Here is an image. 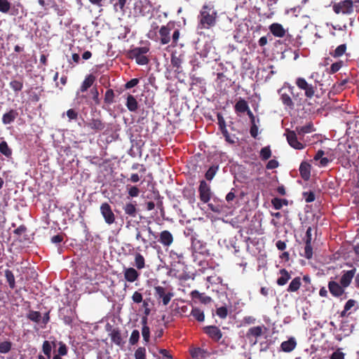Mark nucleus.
<instances>
[{
	"label": "nucleus",
	"instance_id": "obj_51",
	"mask_svg": "<svg viewBox=\"0 0 359 359\" xmlns=\"http://www.w3.org/2000/svg\"><path fill=\"white\" fill-rule=\"evenodd\" d=\"M216 314L222 319H224L226 318L228 315V310L226 306H221L219 308H217L216 310Z\"/></svg>",
	"mask_w": 359,
	"mask_h": 359
},
{
	"label": "nucleus",
	"instance_id": "obj_46",
	"mask_svg": "<svg viewBox=\"0 0 359 359\" xmlns=\"http://www.w3.org/2000/svg\"><path fill=\"white\" fill-rule=\"evenodd\" d=\"M140 339V332L137 330H133L129 339V344L132 346L135 345Z\"/></svg>",
	"mask_w": 359,
	"mask_h": 359
},
{
	"label": "nucleus",
	"instance_id": "obj_13",
	"mask_svg": "<svg viewBox=\"0 0 359 359\" xmlns=\"http://www.w3.org/2000/svg\"><path fill=\"white\" fill-rule=\"evenodd\" d=\"M263 334V326H255L250 327L247 333L246 337L249 339L250 342L253 345L257 343V339L261 337Z\"/></svg>",
	"mask_w": 359,
	"mask_h": 359
},
{
	"label": "nucleus",
	"instance_id": "obj_8",
	"mask_svg": "<svg viewBox=\"0 0 359 359\" xmlns=\"http://www.w3.org/2000/svg\"><path fill=\"white\" fill-rule=\"evenodd\" d=\"M295 83L299 89L304 90L306 97L311 98L314 95L316 87L309 83L305 79L299 77L296 79Z\"/></svg>",
	"mask_w": 359,
	"mask_h": 359
},
{
	"label": "nucleus",
	"instance_id": "obj_20",
	"mask_svg": "<svg viewBox=\"0 0 359 359\" xmlns=\"http://www.w3.org/2000/svg\"><path fill=\"white\" fill-rule=\"evenodd\" d=\"M278 93L280 94V100L285 108L288 109H293L294 108V103L293 102L291 96L286 93H282L281 89L278 90Z\"/></svg>",
	"mask_w": 359,
	"mask_h": 359
},
{
	"label": "nucleus",
	"instance_id": "obj_53",
	"mask_svg": "<svg viewBox=\"0 0 359 359\" xmlns=\"http://www.w3.org/2000/svg\"><path fill=\"white\" fill-rule=\"evenodd\" d=\"M90 93L93 95V100L95 105H99L100 104V100L99 98V92L97 88L94 87L90 90Z\"/></svg>",
	"mask_w": 359,
	"mask_h": 359
},
{
	"label": "nucleus",
	"instance_id": "obj_2",
	"mask_svg": "<svg viewBox=\"0 0 359 359\" xmlns=\"http://www.w3.org/2000/svg\"><path fill=\"white\" fill-rule=\"evenodd\" d=\"M217 13L214 8L209 6H203L198 16L199 27L201 29H209L216 25Z\"/></svg>",
	"mask_w": 359,
	"mask_h": 359
},
{
	"label": "nucleus",
	"instance_id": "obj_31",
	"mask_svg": "<svg viewBox=\"0 0 359 359\" xmlns=\"http://www.w3.org/2000/svg\"><path fill=\"white\" fill-rule=\"evenodd\" d=\"M95 81V76H93V74L88 75L81 84V91L82 93L86 92L93 84Z\"/></svg>",
	"mask_w": 359,
	"mask_h": 359
},
{
	"label": "nucleus",
	"instance_id": "obj_25",
	"mask_svg": "<svg viewBox=\"0 0 359 359\" xmlns=\"http://www.w3.org/2000/svg\"><path fill=\"white\" fill-rule=\"evenodd\" d=\"M126 105L128 109L131 112H135L137 110L139 104L136 98L130 94H128L126 97Z\"/></svg>",
	"mask_w": 359,
	"mask_h": 359
},
{
	"label": "nucleus",
	"instance_id": "obj_4",
	"mask_svg": "<svg viewBox=\"0 0 359 359\" xmlns=\"http://www.w3.org/2000/svg\"><path fill=\"white\" fill-rule=\"evenodd\" d=\"M154 296L157 300H161L164 306H167L174 296L172 289L160 285L154 287Z\"/></svg>",
	"mask_w": 359,
	"mask_h": 359
},
{
	"label": "nucleus",
	"instance_id": "obj_26",
	"mask_svg": "<svg viewBox=\"0 0 359 359\" xmlns=\"http://www.w3.org/2000/svg\"><path fill=\"white\" fill-rule=\"evenodd\" d=\"M279 274L280 276L278 278L276 283L279 286H283L291 278V275L285 269H281L279 271Z\"/></svg>",
	"mask_w": 359,
	"mask_h": 359
},
{
	"label": "nucleus",
	"instance_id": "obj_36",
	"mask_svg": "<svg viewBox=\"0 0 359 359\" xmlns=\"http://www.w3.org/2000/svg\"><path fill=\"white\" fill-rule=\"evenodd\" d=\"M135 266L137 269H142L145 267L144 257L139 252L135 255Z\"/></svg>",
	"mask_w": 359,
	"mask_h": 359
},
{
	"label": "nucleus",
	"instance_id": "obj_40",
	"mask_svg": "<svg viewBox=\"0 0 359 359\" xmlns=\"http://www.w3.org/2000/svg\"><path fill=\"white\" fill-rule=\"evenodd\" d=\"M218 168H219L218 165L210 166L205 174V179L208 181H211L214 178L215 175H216V173L218 170Z\"/></svg>",
	"mask_w": 359,
	"mask_h": 359
},
{
	"label": "nucleus",
	"instance_id": "obj_38",
	"mask_svg": "<svg viewBox=\"0 0 359 359\" xmlns=\"http://www.w3.org/2000/svg\"><path fill=\"white\" fill-rule=\"evenodd\" d=\"M191 315L198 322H203L205 320V315L202 310L198 308H193Z\"/></svg>",
	"mask_w": 359,
	"mask_h": 359
},
{
	"label": "nucleus",
	"instance_id": "obj_24",
	"mask_svg": "<svg viewBox=\"0 0 359 359\" xmlns=\"http://www.w3.org/2000/svg\"><path fill=\"white\" fill-rule=\"evenodd\" d=\"M299 172L304 180H309L311 176V165L306 161L302 162L299 166Z\"/></svg>",
	"mask_w": 359,
	"mask_h": 359
},
{
	"label": "nucleus",
	"instance_id": "obj_29",
	"mask_svg": "<svg viewBox=\"0 0 359 359\" xmlns=\"http://www.w3.org/2000/svg\"><path fill=\"white\" fill-rule=\"evenodd\" d=\"M142 335L143 337L144 341L146 343H148L150 339V329L147 326V317H143L142 319Z\"/></svg>",
	"mask_w": 359,
	"mask_h": 359
},
{
	"label": "nucleus",
	"instance_id": "obj_27",
	"mask_svg": "<svg viewBox=\"0 0 359 359\" xmlns=\"http://www.w3.org/2000/svg\"><path fill=\"white\" fill-rule=\"evenodd\" d=\"M18 116V113L15 109H11L7 113H5L2 116V122L4 124H10L15 121Z\"/></svg>",
	"mask_w": 359,
	"mask_h": 359
},
{
	"label": "nucleus",
	"instance_id": "obj_21",
	"mask_svg": "<svg viewBox=\"0 0 359 359\" xmlns=\"http://www.w3.org/2000/svg\"><path fill=\"white\" fill-rule=\"evenodd\" d=\"M314 130L315 129L313 128V125L312 123L310 122L305 126L296 127L294 131L297 132V133L299 136L300 140H302L305 134L310 133Z\"/></svg>",
	"mask_w": 359,
	"mask_h": 359
},
{
	"label": "nucleus",
	"instance_id": "obj_17",
	"mask_svg": "<svg viewBox=\"0 0 359 359\" xmlns=\"http://www.w3.org/2000/svg\"><path fill=\"white\" fill-rule=\"evenodd\" d=\"M123 210L126 215L131 217H135L137 214L136 201H130L126 202L123 206Z\"/></svg>",
	"mask_w": 359,
	"mask_h": 359
},
{
	"label": "nucleus",
	"instance_id": "obj_59",
	"mask_svg": "<svg viewBox=\"0 0 359 359\" xmlns=\"http://www.w3.org/2000/svg\"><path fill=\"white\" fill-rule=\"evenodd\" d=\"M27 231V228L25 225H20L17 229L14 230V233L18 236L20 237L24 235Z\"/></svg>",
	"mask_w": 359,
	"mask_h": 359
},
{
	"label": "nucleus",
	"instance_id": "obj_1",
	"mask_svg": "<svg viewBox=\"0 0 359 359\" xmlns=\"http://www.w3.org/2000/svg\"><path fill=\"white\" fill-rule=\"evenodd\" d=\"M356 271L355 267L351 270L342 271L339 282L331 278L328 282L327 287L332 297L339 298L346 294V288L351 284ZM345 298H346V295H345Z\"/></svg>",
	"mask_w": 359,
	"mask_h": 359
},
{
	"label": "nucleus",
	"instance_id": "obj_37",
	"mask_svg": "<svg viewBox=\"0 0 359 359\" xmlns=\"http://www.w3.org/2000/svg\"><path fill=\"white\" fill-rule=\"evenodd\" d=\"M5 277L6 278V281L8 283V285L11 289H14L15 287V276L13 273V272L9 270L6 269L5 270Z\"/></svg>",
	"mask_w": 359,
	"mask_h": 359
},
{
	"label": "nucleus",
	"instance_id": "obj_23",
	"mask_svg": "<svg viewBox=\"0 0 359 359\" xmlns=\"http://www.w3.org/2000/svg\"><path fill=\"white\" fill-rule=\"evenodd\" d=\"M234 109L237 114H242L248 112L250 109L248 102L243 98H240V100L236 103Z\"/></svg>",
	"mask_w": 359,
	"mask_h": 359
},
{
	"label": "nucleus",
	"instance_id": "obj_61",
	"mask_svg": "<svg viewBox=\"0 0 359 359\" xmlns=\"http://www.w3.org/2000/svg\"><path fill=\"white\" fill-rule=\"evenodd\" d=\"M170 257L173 259H178L179 260H180L183 259V253L179 250H172L170 251Z\"/></svg>",
	"mask_w": 359,
	"mask_h": 359
},
{
	"label": "nucleus",
	"instance_id": "obj_44",
	"mask_svg": "<svg viewBox=\"0 0 359 359\" xmlns=\"http://www.w3.org/2000/svg\"><path fill=\"white\" fill-rule=\"evenodd\" d=\"M145 347H138L135 351L134 356L135 359H147Z\"/></svg>",
	"mask_w": 359,
	"mask_h": 359
},
{
	"label": "nucleus",
	"instance_id": "obj_18",
	"mask_svg": "<svg viewBox=\"0 0 359 359\" xmlns=\"http://www.w3.org/2000/svg\"><path fill=\"white\" fill-rule=\"evenodd\" d=\"M123 275L126 280L130 283L135 282L140 276L138 271L133 267L124 268Z\"/></svg>",
	"mask_w": 359,
	"mask_h": 359
},
{
	"label": "nucleus",
	"instance_id": "obj_56",
	"mask_svg": "<svg viewBox=\"0 0 359 359\" xmlns=\"http://www.w3.org/2000/svg\"><path fill=\"white\" fill-rule=\"evenodd\" d=\"M217 118L219 130H221L222 129L226 128V122L223 116L220 113H218Z\"/></svg>",
	"mask_w": 359,
	"mask_h": 359
},
{
	"label": "nucleus",
	"instance_id": "obj_34",
	"mask_svg": "<svg viewBox=\"0 0 359 359\" xmlns=\"http://www.w3.org/2000/svg\"><path fill=\"white\" fill-rule=\"evenodd\" d=\"M271 204L276 210H280L283 205H288V201L285 198H273Z\"/></svg>",
	"mask_w": 359,
	"mask_h": 359
},
{
	"label": "nucleus",
	"instance_id": "obj_32",
	"mask_svg": "<svg viewBox=\"0 0 359 359\" xmlns=\"http://www.w3.org/2000/svg\"><path fill=\"white\" fill-rule=\"evenodd\" d=\"M110 3L113 4L114 11L115 12H124L126 0H110Z\"/></svg>",
	"mask_w": 359,
	"mask_h": 359
},
{
	"label": "nucleus",
	"instance_id": "obj_39",
	"mask_svg": "<svg viewBox=\"0 0 359 359\" xmlns=\"http://www.w3.org/2000/svg\"><path fill=\"white\" fill-rule=\"evenodd\" d=\"M0 152L4 155L6 157H11L12 155V150L8 147L7 142L6 141H2L0 143Z\"/></svg>",
	"mask_w": 359,
	"mask_h": 359
},
{
	"label": "nucleus",
	"instance_id": "obj_50",
	"mask_svg": "<svg viewBox=\"0 0 359 359\" xmlns=\"http://www.w3.org/2000/svg\"><path fill=\"white\" fill-rule=\"evenodd\" d=\"M11 8V3L8 0H0V11L6 13Z\"/></svg>",
	"mask_w": 359,
	"mask_h": 359
},
{
	"label": "nucleus",
	"instance_id": "obj_28",
	"mask_svg": "<svg viewBox=\"0 0 359 359\" xmlns=\"http://www.w3.org/2000/svg\"><path fill=\"white\" fill-rule=\"evenodd\" d=\"M297 342L294 338H290L288 340L282 342L280 348L284 352H290L296 347Z\"/></svg>",
	"mask_w": 359,
	"mask_h": 359
},
{
	"label": "nucleus",
	"instance_id": "obj_6",
	"mask_svg": "<svg viewBox=\"0 0 359 359\" xmlns=\"http://www.w3.org/2000/svg\"><path fill=\"white\" fill-rule=\"evenodd\" d=\"M84 126L90 130L93 133H97L105 129L106 124L100 117H93L84 122Z\"/></svg>",
	"mask_w": 359,
	"mask_h": 359
},
{
	"label": "nucleus",
	"instance_id": "obj_12",
	"mask_svg": "<svg viewBox=\"0 0 359 359\" xmlns=\"http://www.w3.org/2000/svg\"><path fill=\"white\" fill-rule=\"evenodd\" d=\"M203 330L210 338L217 342L219 341L223 336L219 328L215 325L205 326Z\"/></svg>",
	"mask_w": 359,
	"mask_h": 359
},
{
	"label": "nucleus",
	"instance_id": "obj_57",
	"mask_svg": "<svg viewBox=\"0 0 359 359\" xmlns=\"http://www.w3.org/2000/svg\"><path fill=\"white\" fill-rule=\"evenodd\" d=\"M139 82H140L139 79H137V78L132 79L131 80H130L125 84V88L126 89L132 88L136 86L139 83Z\"/></svg>",
	"mask_w": 359,
	"mask_h": 359
},
{
	"label": "nucleus",
	"instance_id": "obj_16",
	"mask_svg": "<svg viewBox=\"0 0 359 359\" xmlns=\"http://www.w3.org/2000/svg\"><path fill=\"white\" fill-rule=\"evenodd\" d=\"M173 241L174 237L169 231L163 230L160 233L158 242L161 243L164 247L170 246Z\"/></svg>",
	"mask_w": 359,
	"mask_h": 359
},
{
	"label": "nucleus",
	"instance_id": "obj_10",
	"mask_svg": "<svg viewBox=\"0 0 359 359\" xmlns=\"http://www.w3.org/2000/svg\"><path fill=\"white\" fill-rule=\"evenodd\" d=\"M191 248L194 253L205 256L210 255L206 243L195 237H191Z\"/></svg>",
	"mask_w": 359,
	"mask_h": 359
},
{
	"label": "nucleus",
	"instance_id": "obj_43",
	"mask_svg": "<svg viewBox=\"0 0 359 359\" xmlns=\"http://www.w3.org/2000/svg\"><path fill=\"white\" fill-rule=\"evenodd\" d=\"M27 318L34 323H39L41 319V315L39 311H30L27 316Z\"/></svg>",
	"mask_w": 359,
	"mask_h": 359
},
{
	"label": "nucleus",
	"instance_id": "obj_60",
	"mask_svg": "<svg viewBox=\"0 0 359 359\" xmlns=\"http://www.w3.org/2000/svg\"><path fill=\"white\" fill-rule=\"evenodd\" d=\"M132 299L135 303H141L143 300L142 294L140 292L135 291L132 296Z\"/></svg>",
	"mask_w": 359,
	"mask_h": 359
},
{
	"label": "nucleus",
	"instance_id": "obj_7",
	"mask_svg": "<svg viewBox=\"0 0 359 359\" xmlns=\"http://www.w3.org/2000/svg\"><path fill=\"white\" fill-rule=\"evenodd\" d=\"M298 134L294 130L286 129L285 136L290 146L295 149L301 150L305 147V144L297 138Z\"/></svg>",
	"mask_w": 359,
	"mask_h": 359
},
{
	"label": "nucleus",
	"instance_id": "obj_55",
	"mask_svg": "<svg viewBox=\"0 0 359 359\" xmlns=\"http://www.w3.org/2000/svg\"><path fill=\"white\" fill-rule=\"evenodd\" d=\"M182 60L178 57L172 55L171 57V65L173 67H175L177 71L181 67Z\"/></svg>",
	"mask_w": 359,
	"mask_h": 359
},
{
	"label": "nucleus",
	"instance_id": "obj_9",
	"mask_svg": "<svg viewBox=\"0 0 359 359\" xmlns=\"http://www.w3.org/2000/svg\"><path fill=\"white\" fill-rule=\"evenodd\" d=\"M100 213L102 215L104 222L109 224L111 225L115 222L116 217L114 213L112 211V209L110 206V205L107 203H102L100 205Z\"/></svg>",
	"mask_w": 359,
	"mask_h": 359
},
{
	"label": "nucleus",
	"instance_id": "obj_41",
	"mask_svg": "<svg viewBox=\"0 0 359 359\" xmlns=\"http://www.w3.org/2000/svg\"><path fill=\"white\" fill-rule=\"evenodd\" d=\"M114 92L112 89H108L104 94V102L107 104H111L114 102Z\"/></svg>",
	"mask_w": 359,
	"mask_h": 359
},
{
	"label": "nucleus",
	"instance_id": "obj_35",
	"mask_svg": "<svg viewBox=\"0 0 359 359\" xmlns=\"http://www.w3.org/2000/svg\"><path fill=\"white\" fill-rule=\"evenodd\" d=\"M346 48L347 47L345 43L341 44L337 46L334 50L330 52V55L335 58L339 57L346 53Z\"/></svg>",
	"mask_w": 359,
	"mask_h": 359
},
{
	"label": "nucleus",
	"instance_id": "obj_62",
	"mask_svg": "<svg viewBox=\"0 0 359 359\" xmlns=\"http://www.w3.org/2000/svg\"><path fill=\"white\" fill-rule=\"evenodd\" d=\"M330 359H344V353L340 351H336L332 353Z\"/></svg>",
	"mask_w": 359,
	"mask_h": 359
},
{
	"label": "nucleus",
	"instance_id": "obj_33",
	"mask_svg": "<svg viewBox=\"0 0 359 359\" xmlns=\"http://www.w3.org/2000/svg\"><path fill=\"white\" fill-rule=\"evenodd\" d=\"M9 86L15 93H18L23 88L22 78L20 77V79H18V80H12L9 83Z\"/></svg>",
	"mask_w": 359,
	"mask_h": 359
},
{
	"label": "nucleus",
	"instance_id": "obj_47",
	"mask_svg": "<svg viewBox=\"0 0 359 359\" xmlns=\"http://www.w3.org/2000/svg\"><path fill=\"white\" fill-rule=\"evenodd\" d=\"M52 346L48 341H44L42 345V351L43 353L50 358L51 356Z\"/></svg>",
	"mask_w": 359,
	"mask_h": 359
},
{
	"label": "nucleus",
	"instance_id": "obj_5",
	"mask_svg": "<svg viewBox=\"0 0 359 359\" xmlns=\"http://www.w3.org/2000/svg\"><path fill=\"white\" fill-rule=\"evenodd\" d=\"M354 2L352 0H343L334 4L332 8L336 14L350 15L354 11Z\"/></svg>",
	"mask_w": 359,
	"mask_h": 359
},
{
	"label": "nucleus",
	"instance_id": "obj_3",
	"mask_svg": "<svg viewBox=\"0 0 359 359\" xmlns=\"http://www.w3.org/2000/svg\"><path fill=\"white\" fill-rule=\"evenodd\" d=\"M149 51L147 46L136 47L128 50L127 55L130 59H135L136 62L140 65H147L149 62L146 54Z\"/></svg>",
	"mask_w": 359,
	"mask_h": 359
},
{
	"label": "nucleus",
	"instance_id": "obj_19",
	"mask_svg": "<svg viewBox=\"0 0 359 359\" xmlns=\"http://www.w3.org/2000/svg\"><path fill=\"white\" fill-rule=\"evenodd\" d=\"M111 340L116 345L122 346L125 341L123 340L121 331L118 328L112 329L109 333Z\"/></svg>",
	"mask_w": 359,
	"mask_h": 359
},
{
	"label": "nucleus",
	"instance_id": "obj_63",
	"mask_svg": "<svg viewBox=\"0 0 359 359\" xmlns=\"http://www.w3.org/2000/svg\"><path fill=\"white\" fill-rule=\"evenodd\" d=\"M356 304L357 302L355 299H350L346 302L344 308L349 311Z\"/></svg>",
	"mask_w": 359,
	"mask_h": 359
},
{
	"label": "nucleus",
	"instance_id": "obj_58",
	"mask_svg": "<svg viewBox=\"0 0 359 359\" xmlns=\"http://www.w3.org/2000/svg\"><path fill=\"white\" fill-rule=\"evenodd\" d=\"M140 194V189L135 187L133 186L128 189V195L130 197H137Z\"/></svg>",
	"mask_w": 359,
	"mask_h": 359
},
{
	"label": "nucleus",
	"instance_id": "obj_52",
	"mask_svg": "<svg viewBox=\"0 0 359 359\" xmlns=\"http://www.w3.org/2000/svg\"><path fill=\"white\" fill-rule=\"evenodd\" d=\"M313 256V249L311 247V243H305L304 248V257L306 259H311Z\"/></svg>",
	"mask_w": 359,
	"mask_h": 359
},
{
	"label": "nucleus",
	"instance_id": "obj_30",
	"mask_svg": "<svg viewBox=\"0 0 359 359\" xmlns=\"http://www.w3.org/2000/svg\"><path fill=\"white\" fill-rule=\"evenodd\" d=\"M302 281L301 278L297 276L292 280L290 283L287 291L288 292H297L301 287Z\"/></svg>",
	"mask_w": 359,
	"mask_h": 359
},
{
	"label": "nucleus",
	"instance_id": "obj_48",
	"mask_svg": "<svg viewBox=\"0 0 359 359\" xmlns=\"http://www.w3.org/2000/svg\"><path fill=\"white\" fill-rule=\"evenodd\" d=\"M12 347V344L11 341H5L0 343V353H8Z\"/></svg>",
	"mask_w": 359,
	"mask_h": 359
},
{
	"label": "nucleus",
	"instance_id": "obj_42",
	"mask_svg": "<svg viewBox=\"0 0 359 359\" xmlns=\"http://www.w3.org/2000/svg\"><path fill=\"white\" fill-rule=\"evenodd\" d=\"M344 62L342 60H339L331 65L330 69L327 70V73L333 74L337 72L344 65Z\"/></svg>",
	"mask_w": 359,
	"mask_h": 359
},
{
	"label": "nucleus",
	"instance_id": "obj_49",
	"mask_svg": "<svg viewBox=\"0 0 359 359\" xmlns=\"http://www.w3.org/2000/svg\"><path fill=\"white\" fill-rule=\"evenodd\" d=\"M59 348L57 349V354H55V355H59L60 357L66 355L68 353L67 346L65 343L62 341H60L58 343Z\"/></svg>",
	"mask_w": 359,
	"mask_h": 359
},
{
	"label": "nucleus",
	"instance_id": "obj_14",
	"mask_svg": "<svg viewBox=\"0 0 359 359\" xmlns=\"http://www.w3.org/2000/svg\"><path fill=\"white\" fill-rule=\"evenodd\" d=\"M170 24L163 25L159 29L160 42L163 45L168 44L170 39Z\"/></svg>",
	"mask_w": 359,
	"mask_h": 359
},
{
	"label": "nucleus",
	"instance_id": "obj_11",
	"mask_svg": "<svg viewBox=\"0 0 359 359\" xmlns=\"http://www.w3.org/2000/svg\"><path fill=\"white\" fill-rule=\"evenodd\" d=\"M199 198L203 203H207L210 201L211 198V190L209 184L205 181L200 182L199 187Z\"/></svg>",
	"mask_w": 359,
	"mask_h": 359
},
{
	"label": "nucleus",
	"instance_id": "obj_54",
	"mask_svg": "<svg viewBox=\"0 0 359 359\" xmlns=\"http://www.w3.org/2000/svg\"><path fill=\"white\" fill-rule=\"evenodd\" d=\"M304 200L306 203H311L315 201L316 196L313 191H306L303 193Z\"/></svg>",
	"mask_w": 359,
	"mask_h": 359
},
{
	"label": "nucleus",
	"instance_id": "obj_22",
	"mask_svg": "<svg viewBox=\"0 0 359 359\" xmlns=\"http://www.w3.org/2000/svg\"><path fill=\"white\" fill-rule=\"evenodd\" d=\"M270 32L276 37H283L285 35V30L283 25L279 23H273L269 27Z\"/></svg>",
	"mask_w": 359,
	"mask_h": 359
},
{
	"label": "nucleus",
	"instance_id": "obj_64",
	"mask_svg": "<svg viewBox=\"0 0 359 359\" xmlns=\"http://www.w3.org/2000/svg\"><path fill=\"white\" fill-rule=\"evenodd\" d=\"M158 352L162 355L163 359H172V356L168 350L161 348Z\"/></svg>",
	"mask_w": 359,
	"mask_h": 359
},
{
	"label": "nucleus",
	"instance_id": "obj_45",
	"mask_svg": "<svg viewBox=\"0 0 359 359\" xmlns=\"http://www.w3.org/2000/svg\"><path fill=\"white\" fill-rule=\"evenodd\" d=\"M271 156V151L269 147H263L260 151V158L263 161L268 160Z\"/></svg>",
	"mask_w": 359,
	"mask_h": 359
},
{
	"label": "nucleus",
	"instance_id": "obj_15",
	"mask_svg": "<svg viewBox=\"0 0 359 359\" xmlns=\"http://www.w3.org/2000/svg\"><path fill=\"white\" fill-rule=\"evenodd\" d=\"M190 354L193 359H207L211 355V353L200 347L191 348Z\"/></svg>",
	"mask_w": 359,
	"mask_h": 359
}]
</instances>
